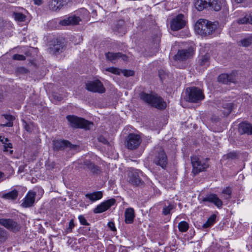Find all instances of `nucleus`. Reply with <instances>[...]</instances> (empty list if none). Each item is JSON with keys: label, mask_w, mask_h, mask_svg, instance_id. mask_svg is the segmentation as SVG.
<instances>
[{"label": "nucleus", "mask_w": 252, "mask_h": 252, "mask_svg": "<svg viewBox=\"0 0 252 252\" xmlns=\"http://www.w3.org/2000/svg\"><path fill=\"white\" fill-rule=\"evenodd\" d=\"M140 97L147 104L157 109H164L166 108V102L157 94L142 92L140 94Z\"/></svg>", "instance_id": "obj_1"}, {"label": "nucleus", "mask_w": 252, "mask_h": 252, "mask_svg": "<svg viewBox=\"0 0 252 252\" xmlns=\"http://www.w3.org/2000/svg\"><path fill=\"white\" fill-rule=\"evenodd\" d=\"M218 24L212 23L203 19H200L196 22L194 29L196 32L200 35H210L217 28Z\"/></svg>", "instance_id": "obj_2"}, {"label": "nucleus", "mask_w": 252, "mask_h": 252, "mask_svg": "<svg viewBox=\"0 0 252 252\" xmlns=\"http://www.w3.org/2000/svg\"><path fill=\"white\" fill-rule=\"evenodd\" d=\"M66 119L69 122L70 126L74 128H82L89 129L93 126V123L74 115L67 116Z\"/></svg>", "instance_id": "obj_3"}, {"label": "nucleus", "mask_w": 252, "mask_h": 252, "mask_svg": "<svg viewBox=\"0 0 252 252\" xmlns=\"http://www.w3.org/2000/svg\"><path fill=\"white\" fill-rule=\"evenodd\" d=\"M195 6L198 11H202L204 8L211 7L214 10L218 11L221 8L218 0H197L195 3Z\"/></svg>", "instance_id": "obj_4"}, {"label": "nucleus", "mask_w": 252, "mask_h": 252, "mask_svg": "<svg viewBox=\"0 0 252 252\" xmlns=\"http://www.w3.org/2000/svg\"><path fill=\"white\" fill-rule=\"evenodd\" d=\"M187 99L190 102L196 103L204 98L202 91L197 87L188 88L186 89Z\"/></svg>", "instance_id": "obj_5"}, {"label": "nucleus", "mask_w": 252, "mask_h": 252, "mask_svg": "<svg viewBox=\"0 0 252 252\" xmlns=\"http://www.w3.org/2000/svg\"><path fill=\"white\" fill-rule=\"evenodd\" d=\"M153 162L162 169H165L168 163V159L165 152L162 149H160L155 153Z\"/></svg>", "instance_id": "obj_6"}, {"label": "nucleus", "mask_w": 252, "mask_h": 252, "mask_svg": "<svg viewBox=\"0 0 252 252\" xmlns=\"http://www.w3.org/2000/svg\"><path fill=\"white\" fill-rule=\"evenodd\" d=\"M141 141V138L139 135L130 133L126 138V146L128 149H136L139 146Z\"/></svg>", "instance_id": "obj_7"}, {"label": "nucleus", "mask_w": 252, "mask_h": 252, "mask_svg": "<svg viewBox=\"0 0 252 252\" xmlns=\"http://www.w3.org/2000/svg\"><path fill=\"white\" fill-rule=\"evenodd\" d=\"M191 161L192 166V172L197 174L207 168L208 164L204 161H201L200 158L196 156L191 157Z\"/></svg>", "instance_id": "obj_8"}, {"label": "nucleus", "mask_w": 252, "mask_h": 252, "mask_svg": "<svg viewBox=\"0 0 252 252\" xmlns=\"http://www.w3.org/2000/svg\"><path fill=\"white\" fill-rule=\"evenodd\" d=\"M86 88L89 91L94 93H103L105 91L102 83L98 80L86 83Z\"/></svg>", "instance_id": "obj_9"}, {"label": "nucleus", "mask_w": 252, "mask_h": 252, "mask_svg": "<svg viewBox=\"0 0 252 252\" xmlns=\"http://www.w3.org/2000/svg\"><path fill=\"white\" fill-rule=\"evenodd\" d=\"M193 54L194 52L192 48L179 50L177 54L174 56V58L176 61L183 62L192 57Z\"/></svg>", "instance_id": "obj_10"}, {"label": "nucleus", "mask_w": 252, "mask_h": 252, "mask_svg": "<svg viewBox=\"0 0 252 252\" xmlns=\"http://www.w3.org/2000/svg\"><path fill=\"white\" fill-rule=\"evenodd\" d=\"M186 25L184 15L180 14L175 17L170 23V27L172 31H176L183 28Z\"/></svg>", "instance_id": "obj_11"}, {"label": "nucleus", "mask_w": 252, "mask_h": 252, "mask_svg": "<svg viewBox=\"0 0 252 252\" xmlns=\"http://www.w3.org/2000/svg\"><path fill=\"white\" fill-rule=\"evenodd\" d=\"M0 224L13 232L18 231L20 228L17 222L10 219H0Z\"/></svg>", "instance_id": "obj_12"}, {"label": "nucleus", "mask_w": 252, "mask_h": 252, "mask_svg": "<svg viewBox=\"0 0 252 252\" xmlns=\"http://www.w3.org/2000/svg\"><path fill=\"white\" fill-rule=\"evenodd\" d=\"M115 199L113 198L104 201L94 208L93 210V212L95 214L103 213L113 206L115 203Z\"/></svg>", "instance_id": "obj_13"}, {"label": "nucleus", "mask_w": 252, "mask_h": 252, "mask_svg": "<svg viewBox=\"0 0 252 252\" xmlns=\"http://www.w3.org/2000/svg\"><path fill=\"white\" fill-rule=\"evenodd\" d=\"M202 202L213 203L218 208H221L223 204L222 201L216 194L214 193L207 195L202 199Z\"/></svg>", "instance_id": "obj_14"}, {"label": "nucleus", "mask_w": 252, "mask_h": 252, "mask_svg": "<svg viewBox=\"0 0 252 252\" xmlns=\"http://www.w3.org/2000/svg\"><path fill=\"white\" fill-rule=\"evenodd\" d=\"M81 18L75 15H71L65 17L59 21V24L62 26L76 25L81 21Z\"/></svg>", "instance_id": "obj_15"}, {"label": "nucleus", "mask_w": 252, "mask_h": 252, "mask_svg": "<svg viewBox=\"0 0 252 252\" xmlns=\"http://www.w3.org/2000/svg\"><path fill=\"white\" fill-rule=\"evenodd\" d=\"M35 195L36 193L34 191H29L23 199L22 206L25 208L30 207L32 206L35 201Z\"/></svg>", "instance_id": "obj_16"}, {"label": "nucleus", "mask_w": 252, "mask_h": 252, "mask_svg": "<svg viewBox=\"0 0 252 252\" xmlns=\"http://www.w3.org/2000/svg\"><path fill=\"white\" fill-rule=\"evenodd\" d=\"M54 148L56 150H61L65 147H69L71 149L74 148V146L72 145L69 141L64 140H57L53 141Z\"/></svg>", "instance_id": "obj_17"}, {"label": "nucleus", "mask_w": 252, "mask_h": 252, "mask_svg": "<svg viewBox=\"0 0 252 252\" xmlns=\"http://www.w3.org/2000/svg\"><path fill=\"white\" fill-rule=\"evenodd\" d=\"M66 4L67 2L63 0H52L49 2L48 6L51 10L57 11Z\"/></svg>", "instance_id": "obj_18"}, {"label": "nucleus", "mask_w": 252, "mask_h": 252, "mask_svg": "<svg viewBox=\"0 0 252 252\" xmlns=\"http://www.w3.org/2000/svg\"><path fill=\"white\" fill-rule=\"evenodd\" d=\"M64 49L63 43L60 41H57L56 44L50 47L49 52L53 54H59L62 52Z\"/></svg>", "instance_id": "obj_19"}, {"label": "nucleus", "mask_w": 252, "mask_h": 252, "mask_svg": "<svg viewBox=\"0 0 252 252\" xmlns=\"http://www.w3.org/2000/svg\"><path fill=\"white\" fill-rule=\"evenodd\" d=\"M125 217L126 223H132L135 217L134 209L132 208H127L125 212Z\"/></svg>", "instance_id": "obj_20"}, {"label": "nucleus", "mask_w": 252, "mask_h": 252, "mask_svg": "<svg viewBox=\"0 0 252 252\" xmlns=\"http://www.w3.org/2000/svg\"><path fill=\"white\" fill-rule=\"evenodd\" d=\"M85 196L92 202H94L102 197L103 193L101 191H94L92 193H86Z\"/></svg>", "instance_id": "obj_21"}, {"label": "nucleus", "mask_w": 252, "mask_h": 252, "mask_svg": "<svg viewBox=\"0 0 252 252\" xmlns=\"http://www.w3.org/2000/svg\"><path fill=\"white\" fill-rule=\"evenodd\" d=\"M210 55L209 54H205L203 56L199 57L198 63L200 66L203 68H206L210 64Z\"/></svg>", "instance_id": "obj_22"}, {"label": "nucleus", "mask_w": 252, "mask_h": 252, "mask_svg": "<svg viewBox=\"0 0 252 252\" xmlns=\"http://www.w3.org/2000/svg\"><path fill=\"white\" fill-rule=\"evenodd\" d=\"M239 130L240 132L252 134V125L247 123L240 124Z\"/></svg>", "instance_id": "obj_23"}, {"label": "nucleus", "mask_w": 252, "mask_h": 252, "mask_svg": "<svg viewBox=\"0 0 252 252\" xmlns=\"http://www.w3.org/2000/svg\"><path fill=\"white\" fill-rule=\"evenodd\" d=\"M218 80L219 82L223 84H227L228 82H233L234 78L231 74L229 75L226 73H222L219 76Z\"/></svg>", "instance_id": "obj_24"}, {"label": "nucleus", "mask_w": 252, "mask_h": 252, "mask_svg": "<svg viewBox=\"0 0 252 252\" xmlns=\"http://www.w3.org/2000/svg\"><path fill=\"white\" fill-rule=\"evenodd\" d=\"M18 195V192L16 189H13L8 192L2 195L1 198L6 200H15Z\"/></svg>", "instance_id": "obj_25"}, {"label": "nucleus", "mask_w": 252, "mask_h": 252, "mask_svg": "<svg viewBox=\"0 0 252 252\" xmlns=\"http://www.w3.org/2000/svg\"><path fill=\"white\" fill-rule=\"evenodd\" d=\"M120 53L108 52L105 53V57L107 60L115 62L117 59L120 58Z\"/></svg>", "instance_id": "obj_26"}, {"label": "nucleus", "mask_w": 252, "mask_h": 252, "mask_svg": "<svg viewBox=\"0 0 252 252\" xmlns=\"http://www.w3.org/2000/svg\"><path fill=\"white\" fill-rule=\"evenodd\" d=\"M84 165L87 167L93 173H98L99 171V168L97 166L94 165L93 163L89 160H85L84 161Z\"/></svg>", "instance_id": "obj_27"}, {"label": "nucleus", "mask_w": 252, "mask_h": 252, "mask_svg": "<svg viewBox=\"0 0 252 252\" xmlns=\"http://www.w3.org/2000/svg\"><path fill=\"white\" fill-rule=\"evenodd\" d=\"M238 23L241 24L249 23L252 25V12L246 14L243 18L239 19Z\"/></svg>", "instance_id": "obj_28"}, {"label": "nucleus", "mask_w": 252, "mask_h": 252, "mask_svg": "<svg viewBox=\"0 0 252 252\" xmlns=\"http://www.w3.org/2000/svg\"><path fill=\"white\" fill-rule=\"evenodd\" d=\"M216 216L215 215H212L202 225V227L207 228L211 227L215 222Z\"/></svg>", "instance_id": "obj_29"}, {"label": "nucleus", "mask_w": 252, "mask_h": 252, "mask_svg": "<svg viewBox=\"0 0 252 252\" xmlns=\"http://www.w3.org/2000/svg\"><path fill=\"white\" fill-rule=\"evenodd\" d=\"M232 189L231 188L227 187L224 188L222 190V194L223 195L224 199H229L231 197Z\"/></svg>", "instance_id": "obj_30"}, {"label": "nucleus", "mask_w": 252, "mask_h": 252, "mask_svg": "<svg viewBox=\"0 0 252 252\" xmlns=\"http://www.w3.org/2000/svg\"><path fill=\"white\" fill-rule=\"evenodd\" d=\"M130 182L135 185H138L141 182V180L137 173H132L130 177Z\"/></svg>", "instance_id": "obj_31"}, {"label": "nucleus", "mask_w": 252, "mask_h": 252, "mask_svg": "<svg viewBox=\"0 0 252 252\" xmlns=\"http://www.w3.org/2000/svg\"><path fill=\"white\" fill-rule=\"evenodd\" d=\"M174 208L175 205L172 203H169L168 205H165L162 209V214L165 216L170 214V211Z\"/></svg>", "instance_id": "obj_32"}, {"label": "nucleus", "mask_w": 252, "mask_h": 252, "mask_svg": "<svg viewBox=\"0 0 252 252\" xmlns=\"http://www.w3.org/2000/svg\"><path fill=\"white\" fill-rule=\"evenodd\" d=\"M189 227V224L185 221H182L178 224V228L181 232H186L188 230Z\"/></svg>", "instance_id": "obj_33"}, {"label": "nucleus", "mask_w": 252, "mask_h": 252, "mask_svg": "<svg viewBox=\"0 0 252 252\" xmlns=\"http://www.w3.org/2000/svg\"><path fill=\"white\" fill-rule=\"evenodd\" d=\"M240 43L243 46L248 47L252 43V36H250L247 38H244L240 41Z\"/></svg>", "instance_id": "obj_34"}, {"label": "nucleus", "mask_w": 252, "mask_h": 252, "mask_svg": "<svg viewBox=\"0 0 252 252\" xmlns=\"http://www.w3.org/2000/svg\"><path fill=\"white\" fill-rule=\"evenodd\" d=\"M4 118L8 120L9 122L7 123L6 124H3V126H13V123L12 121L14 120V117L10 115H4Z\"/></svg>", "instance_id": "obj_35"}, {"label": "nucleus", "mask_w": 252, "mask_h": 252, "mask_svg": "<svg viewBox=\"0 0 252 252\" xmlns=\"http://www.w3.org/2000/svg\"><path fill=\"white\" fill-rule=\"evenodd\" d=\"M225 159H236L237 158V153L235 152H230L226 155H224L223 157Z\"/></svg>", "instance_id": "obj_36"}, {"label": "nucleus", "mask_w": 252, "mask_h": 252, "mask_svg": "<svg viewBox=\"0 0 252 252\" xmlns=\"http://www.w3.org/2000/svg\"><path fill=\"white\" fill-rule=\"evenodd\" d=\"M75 225L74 223V220L73 219L70 220L68 224V227L66 228L65 229V233H69L72 232V229L74 228Z\"/></svg>", "instance_id": "obj_37"}, {"label": "nucleus", "mask_w": 252, "mask_h": 252, "mask_svg": "<svg viewBox=\"0 0 252 252\" xmlns=\"http://www.w3.org/2000/svg\"><path fill=\"white\" fill-rule=\"evenodd\" d=\"M15 19L17 21L23 22L25 20L26 16L21 13H14Z\"/></svg>", "instance_id": "obj_38"}, {"label": "nucleus", "mask_w": 252, "mask_h": 252, "mask_svg": "<svg viewBox=\"0 0 252 252\" xmlns=\"http://www.w3.org/2000/svg\"><path fill=\"white\" fill-rule=\"evenodd\" d=\"M78 219H79V221L81 224L84 225H89V223L87 222L86 219L83 216L80 215L78 217Z\"/></svg>", "instance_id": "obj_39"}, {"label": "nucleus", "mask_w": 252, "mask_h": 252, "mask_svg": "<svg viewBox=\"0 0 252 252\" xmlns=\"http://www.w3.org/2000/svg\"><path fill=\"white\" fill-rule=\"evenodd\" d=\"M106 70L110 72H111L115 74H119L120 73V71L119 69L114 67L108 68Z\"/></svg>", "instance_id": "obj_40"}, {"label": "nucleus", "mask_w": 252, "mask_h": 252, "mask_svg": "<svg viewBox=\"0 0 252 252\" xmlns=\"http://www.w3.org/2000/svg\"><path fill=\"white\" fill-rule=\"evenodd\" d=\"M13 59L14 60H18V61H24L26 59V57L22 55L19 54H15L13 56Z\"/></svg>", "instance_id": "obj_41"}, {"label": "nucleus", "mask_w": 252, "mask_h": 252, "mask_svg": "<svg viewBox=\"0 0 252 252\" xmlns=\"http://www.w3.org/2000/svg\"><path fill=\"white\" fill-rule=\"evenodd\" d=\"M52 99L55 102L60 101L63 99L62 97L57 93H54L52 94Z\"/></svg>", "instance_id": "obj_42"}, {"label": "nucleus", "mask_w": 252, "mask_h": 252, "mask_svg": "<svg viewBox=\"0 0 252 252\" xmlns=\"http://www.w3.org/2000/svg\"><path fill=\"white\" fill-rule=\"evenodd\" d=\"M226 106L227 107V110L225 112V113L227 115L229 114L232 110L233 104L231 103H229L227 104L226 105Z\"/></svg>", "instance_id": "obj_43"}, {"label": "nucleus", "mask_w": 252, "mask_h": 252, "mask_svg": "<svg viewBox=\"0 0 252 252\" xmlns=\"http://www.w3.org/2000/svg\"><path fill=\"white\" fill-rule=\"evenodd\" d=\"M3 147H4V151H8V148H10V149L12 148V145L11 143L8 142L3 145Z\"/></svg>", "instance_id": "obj_44"}, {"label": "nucleus", "mask_w": 252, "mask_h": 252, "mask_svg": "<svg viewBox=\"0 0 252 252\" xmlns=\"http://www.w3.org/2000/svg\"><path fill=\"white\" fill-rule=\"evenodd\" d=\"M124 75L125 76H132L134 74V72L132 70H125L124 72Z\"/></svg>", "instance_id": "obj_45"}, {"label": "nucleus", "mask_w": 252, "mask_h": 252, "mask_svg": "<svg viewBox=\"0 0 252 252\" xmlns=\"http://www.w3.org/2000/svg\"><path fill=\"white\" fill-rule=\"evenodd\" d=\"M108 226L111 230L116 231V228L113 222H109L108 223Z\"/></svg>", "instance_id": "obj_46"}, {"label": "nucleus", "mask_w": 252, "mask_h": 252, "mask_svg": "<svg viewBox=\"0 0 252 252\" xmlns=\"http://www.w3.org/2000/svg\"><path fill=\"white\" fill-rule=\"evenodd\" d=\"M0 141L1 142L2 144H4L6 142H9V140L6 137H5L2 136H0Z\"/></svg>", "instance_id": "obj_47"}, {"label": "nucleus", "mask_w": 252, "mask_h": 252, "mask_svg": "<svg viewBox=\"0 0 252 252\" xmlns=\"http://www.w3.org/2000/svg\"><path fill=\"white\" fill-rule=\"evenodd\" d=\"M34 3L37 5H40L43 3L42 0H33Z\"/></svg>", "instance_id": "obj_48"}, {"label": "nucleus", "mask_w": 252, "mask_h": 252, "mask_svg": "<svg viewBox=\"0 0 252 252\" xmlns=\"http://www.w3.org/2000/svg\"><path fill=\"white\" fill-rule=\"evenodd\" d=\"M99 140L103 143L104 144H106L108 143L107 140L103 137H100L99 138Z\"/></svg>", "instance_id": "obj_49"}, {"label": "nucleus", "mask_w": 252, "mask_h": 252, "mask_svg": "<svg viewBox=\"0 0 252 252\" xmlns=\"http://www.w3.org/2000/svg\"><path fill=\"white\" fill-rule=\"evenodd\" d=\"M4 177V174L1 171H0V182H2L3 180Z\"/></svg>", "instance_id": "obj_50"}, {"label": "nucleus", "mask_w": 252, "mask_h": 252, "mask_svg": "<svg viewBox=\"0 0 252 252\" xmlns=\"http://www.w3.org/2000/svg\"><path fill=\"white\" fill-rule=\"evenodd\" d=\"M120 58H122L123 61H126L127 60V58L126 55H123L121 53Z\"/></svg>", "instance_id": "obj_51"}, {"label": "nucleus", "mask_w": 252, "mask_h": 252, "mask_svg": "<svg viewBox=\"0 0 252 252\" xmlns=\"http://www.w3.org/2000/svg\"><path fill=\"white\" fill-rule=\"evenodd\" d=\"M244 0H235V1L237 2V3H241Z\"/></svg>", "instance_id": "obj_52"}, {"label": "nucleus", "mask_w": 252, "mask_h": 252, "mask_svg": "<svg viewBox=\"0 0 252 252\" xmlns=\"http://www.w3.org/2000/svg\"><path fill=\"white\" fill-rule=\"evenodd\" d=\"M9 153H10V154H12V153H13V150H10L9 151Z\"/></svg>", "instance_id": "obj_53"}, {"label": "nucleus", "mask_w": 252, "mask_h": 252, "mask_svg": "<svg viewBox=\"0 0 252 252\" xmlns=\"http://www.w3.org/2000/svg\"><path fill=\"white\" fill-rule=\"evenodd\" d=\"M26 130H27V131H28V129H29V127H27V128L26 127Z\"/></svg>", "instance_id": "obj_54"}, {"label": "nucleus", "mask_w": 252, "mask_h": 252, "mask_svg": "<svg viewBox=\"0 0 252 252\" xmlns=\"http://www.w3.org/2000/svg\"><path fill=\"white\" fill-rule=\"evenodd\" d=\"M26 130H27V131H28V129H29V127H27V128L26 127Z\"/></svg>", "instance_id": "obj_55"}, {"label": "nucleus", "mask_w": 252, "mask_h": 252, "mask_svg": "<svg viewBox=\"0 0 252 252\" xmlns=\"http://www.w3.org/2000/svg\"><path fill=\"white\" fill-rule=\"evenodd\" d=\"M1 230V229L0 228V231Z\"/></svg>", "instance_id": "obj_56"}]
</instances>
